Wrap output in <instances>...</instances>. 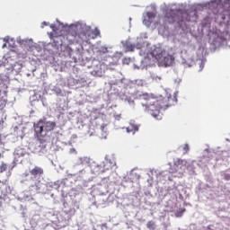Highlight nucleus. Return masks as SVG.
I'll list each match as a JSON object with an SVG mask.
<instances>
[{
	"instance_id": "obj_1",
	"label": "nucleus",
	"mask_w": 230,
	"mask_h": 230,
	"mask_svg": "<svg viewBox=\"0 0 230 230\" xmlns=\"http://www.w3.org/2000/svg\"><path fill=\"white\" fill-rule=\"evenodd\" d=\"M139 102L144 112L151 114L153 118H159L161 109H163V104L159 98L154 96L152 93H143L139 95Z\"/></svg>"
},
{
	"instance_id": "obj_2",
	"label": "nucleus",
	"mask_w": 230,
	"mask_h": 230,
	"mask_svg": "<svg viewBox=\"0 0 230 230\" xmlns=\"http://www.w3.org/2000/svg\"><path fill=\"white\" fill-rule=\"evenodd\" d=\"M165 20L170 24H173V22H177L180 28H182L183 22H190L191 19L190 18V14L182 10H172L169 9L165 13Z\"/></svg>"
},
{
	"instance_id": "obj_3",
	"label": "nucleus",
	"mask_w": 230,
	"mask_h": 230,
	"mask_svg": "<svg viewBox=\"0 0 230 230\" xmlns=\"http://www.w3.org/2000/svg\"><path fill=\"white\" fill-rule=\"evenodd\" d=\"M153 57H155V60H157L159 64L165 67L173 66V62L175 61V58H173V56L162 49L153 51Z\"/></svg>"
},
{
	"instance_id": "obj_4",
	"label": "nucleus",
	"mask_w": 230,
	"mask_h": 230,
	"mask_svg": "<svg viewBox=\"0 0 230 230\" xmlns=\"http://www.w3.org/2000/svg\"><path fill=\"white\" fill-rule=\"evenodd\" d=\"M56 127L57 123L54 121H44V119H40L34 124V132L37 134V136H42L44 128L45 132H52V130H55Z\"/></svg>"
},
{
	"instance_id": "obj_5",
	"label": "nucleus",
	"mask_w": 230,
	"mask_h": 230,
	"mask_svg": "<svg viewBox=\"0 0 230 230\" xmlns=\"http://www.w3.org/2000/svg\"><path fill=\"white\" fill-rule=\"evenodd\" d=\"M185 169H186V165L182 164V160L176 159L173 161V164L171 165L169 169V172L177 173V175H182V173H184Z\"/></svg>"
},
{
	"instance_id": "obj_6",
	"label": "nucleus",
	"mask_w": 230,
	"mask_h": 230,
	"mask_svg": "<svg viewBox=\"0 0 230 230\" xmlns=\"http://www.w3.org/2000/svg\"><path fill=\"white\" fill-rule=\"evenodd\" d=\"M116 166L115 162H111V160H106L102 162L100 164H97V172L98 173H105V172H109V170H112Z\"/></svg>"
},
{
	"instance_id": "obj_7",
	"label": "nucleus",
	"mask_w": 230,
	"mask_h": 230,
	"mask_svg": "<svg viewBox=\"0 0 230 230\" xmlns=\"http://www.w3.org/2000/svg\"><path fill=\"white\" fill-rule=\"evenodd\" d=\"M29 173L31 174V179H40V177L44 175V169L40 166L35 165L30 170Z\"/></svg>"
},
{
	"instance_id": "obj_8",
	"label": "nucleus",
	"mask_w": 230,
	"mask_h": 230,
	"mask_svg": "<svg viewBox=\"0 0 230 230\" xmlns=\"http://www.w3.org/2000/svg\"><path fill=\"white\" fill-rule=\"evenodd\" d=\"M137 130H139V128L134 124H130L128 128H127V132H133V134H135L136 132H137Z\"/></svg>"
},
{
	"instance_id": "obj_9",
	"label": "nucleus",
	"mask_w": 230,
	"mask_h": 230,
	"mask_svg": "<svg viewBox=\"0 0 230 230\" xmlns=\"http://www.w3.org/2000/svg\"><path fill=\"white\" fill-rule=\"evenodd\" d=\"M125 48L126 51H134V49H136V45L129 42H126Z\"/></svg>"
},
{
	"instance_id": "obj_10",
	"label": "nucleus",
	"mask_w": 230,
	"mask_h": 230,
	"mask_svg": "<svg viewBox=\"0 0 230 230\" xmlns=\"http://www.w3.org/2000/svg\"><path fill=\"white\" fill-rule=\"evenodd\" d=\"M146 17L148 19V23L150 24L152 22V19H155V13L154 12H147Z\"/></svg>"
},
{
	"instance_id": "obj_11",
	"label": "nucleus",
	"mask_w": 230,
	"mask_h": 230,
	"mask_svg": "<svg viewBox=\"0 0 230 230\" xmlns=\"http://www.w3.org/2000/svg\"><path fill=\"white\" fill-rule=\"evenodd\" d=\"M146 227L149 230H155V221H148L146 224Z\"/></svg>"
},
{
	"instance_id": "obj_12",
	"label": "nucleus",
	"mask_w": 230,
	"mask_h": 230,
	"mask_svg": "<svg viewBox=\"0 0 230 230\" xmlns=\"http://www.w3.org/2000/svg\"><path fill=\"white\" fill-rule=\"evenodd\" d=\"M6 170H8V165L6 164H4V162H2V164L0 165V173L6 172Z\"/></svg>"
},
{
	"instance_id": "obj_13",
	"label": "nucleus",
	"mask_w": 230,
	"mask_h": 230,
	"mask_svg": "<svg viewBox=\"0 0 230 230\" xmlns=\"http://www.w3.org/2000/svg\"><path fill=\"white\" fill-rule=\"evenodd\" d=\"M4 107H6V101L0 98V109H4Z\"/></svg>"
},
{
	"instance_id": "obj_14",
	"label": "nucleus",
	"mask_w": 230,
	"mask_h": 230,
	"mask_svg": "<svg viewBox=\"0 0 230 230\" xmlns=\"http://www.w3.org/2000/svg\"><path fill=\"white\" fill-rule=\"evenodd\" d=\"M182 150H183V154H188V152H190V146L188 144H185L182 146Z\"/></svg>"
},
{
	"instance_id": "obj_15",
	"label": "nucleus",
	"mask_w": 230,
	"mask_h": 230,
	"mask_svg": "<svg viewBox=\"0 0 230 230\" xmlns=\"http://www.w3.org/2000/svg\"><path fill=\"white\" fill-rule=\"evenodd\" d=\"M50 28H51V30H52L53 31H58V27H57V25H55V24H51V25H50Z\"/></svg>"
},
{
	"instance_id": "obj_16",
	"label": "nucleus",
	"mask_w": 230,
	"mask_h": 230,
	"mask_svg": "<svg viewBox=\"0 0 230 230\" xmlns=\"http://www.w3.org/2000/svg\"><path fill=\"white\" fill-rule=\"evenodd\" d=\"M94 33H95V35H100V30L95 29V30H94Z\"/></svg>"
},
{
	"instance_id": "obj_17",
	"label": "nucleus",
	"mask_w": 230,
	"mask_h": 230,
	"mask_svg": "<svg viewBox=\"0 0 230 230\" xmlns=\"http://www.w3.org/2000/svg\"><path fill=\"white\" fill-rule=\"evenodd\" d=\"M102 227H104L105 229H108L107 223L102 224Z\"/></svg>"
},
{
	"instance_id": "obj_18",
	"label": "nucleus",
	"mask_w": 230,
	"mask_h": 230,
	"mask_svg": "<svg viewBox=\"0 0 230 230\" xmlns=\"http://www.w3.org/2000/svg\"><path fill=\"white\" fill-rule=\"evenodd\" d=\"M0 145H3V137L0 135Z\"/></svg>"
},
{
	"instance_id": "obj_19",
	"label": "nucleus",
	"mask_w": 230,
	"mask_h": 230,
	"mask_svg": "<svg viewBox=\"0 0 230 230\" xmlns=\"http://www.w3.org/2000/svg\"><path fill=\"white\" fill-rule=\"evenodd\" d=\"M143 22L144 24H148V22H146V19H144Z\"/></svg>"
},
{
	"instance_id": "obj_20",
	"label": "nucleus",
	"mask_w": 230,
	"mask_h": 230,
	"mask_svg": "<svg viewBox=\"0 0 230 230\" xmlns=\"http://www.w3.org/2000/svg\"><path fill=\"white\" fill-rule=\"evenodd\" d=\"M42 24H43L44 26H48V23H47L46 22H43Z\"/></svg>"
},
{
	"instance_id": "obj_21",
	"label": "nucleus",
	"mask_w": 230,
	"mask_h": 230,
	"mask_svg": "<svg viewBox=\"0 0 230 230\" xmlns=\"http://www.w3.org/2000/svg\"><path fill=\"white\" fill-rule=\"evenodd\" d=\"M3 48H6V44H4V45H3Z\"/></svg>"
},
{
	"instance_id": "obj_22",
	"label": "nucleus",
	"mask_w": 230,
	"mask_h": 230,
	"mask_svg": "<svg viewBox=\"0 0 230 230\" xmlns=\"http://www.w3.org/2000/svg\"><path fill=\"white\" fill-rule=\"evenodd\" d=\"M205 152H209V149H206Z\"/></svg>"
}]
</instances>
